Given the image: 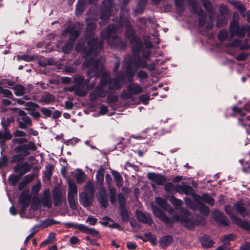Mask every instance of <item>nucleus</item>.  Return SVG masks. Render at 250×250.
I'll return each instance as SVG.
<instances>
[{
  "instance_id": "nucleus-1",
  "label": "nucleus",
  "mask_w": 250,
  "mask_h": 250,
  "mask_svg": "<svg viewBox=\"0 0 250 250\" xmlns=\"http://www.w3.org/2000/svg\"><path fill=\"white\" fill-rule=\"evenodd\" d=\"M86 43L79 42L76 50L82 51L83 58L96 56L103 49V42L98 38H95L94 30H85Z\"/></svg>"
},
{
  "instance_id": "nucleus-2",
  "label": "nucleus",
  "mask_w": 250,
  "mask_h": 250,
  "mask_svg": "<svg viewBox=\"0 0 250 250\" xmlns=\"http://www.w3.org/2000/svg\"><path fill=\"white\" fill-rule=\"evenodd\" d=\"M184 214L188 216L181 217L179 215H173L171 218L173 220L174 223L180 222L185 228L190 230H194L196 226L205 224V218L202 216H198L196 218H189L188 216L191 215V212L187 209L185 210Z\"/></svg>"
},
{
  "instance_id": "nucleus-3",
  "label": "nucleus",
  "mask_w": 250,
  "mask_h": 250,
  "mask_svg": "<svg viewBox=\"0 0 250 250\" xmlns=\"http://www.w3.org/2000/svg\"><path fill=\"white\" fill-rule=\"evenodd\" d=\"M131 47L132 55L140 54L144 59L148 60L151 56V52L150 50H146L144 47V43L141 38L139 36L134 37L129 41Z\"/></svg>"
},
{
  "instance_id": "nucleus-4",
  "label": "nucleus",
  "mask_w": 250,
  "mask_h": 250,
  "mask_svg": "<svg viewBox=\"0 0 250 250\" xmlns=\"http://www.w3.org/2000/svg\"><path fill=\"white\" fill-rule=\"evenodd\" d=\"M109 83L108 75L103 74L102 75L100 81L96 87L95 90L90 93L89 97L92 102L96 100L99 97H105V90L104 88L107 86Z\"/></svg>"
},
{
  "instance_id": "nucleus-5",
  "label": "nucleus",
  "mask_w": 250,
  "mask_h": 250,
  "mask_svg": "<svg viewBox=\"0 0 250 250\" xmlns=\"http://www.w3.org/2000/svg\"><path fill=\"white\" fill-rule=\"evenodd\" d=\"M108 88L105 90V95H107L106 100L108 104H113L118 101V97L112 94L115 93V90H120L122 87V85L119 83L117 78H111L108 75Z\"/></svg>"
},
{
  "instance_id": "nucleus-6",
  "label": "nucleus",
  "mask_w": 250,
  "mask_h": 250,
  "mask_svg": "<svg viewBox=\"0 0 250 250\" xmlns=\"http://www.w3.org/2000/svg\"><path fill=\"white\" fill-rule=\"evenodd\" d=\"M118 10L114 8L113 0H104L100 12V19L105 22L112 16L116 14Z\"/></svg>"
},
{
  "instance_id": "nucleus-7",
  "label": "nucleus",
  "mask_w": 250,
  "mask_h": 250,
  "mask_svg": "<svg viewBox=\"0 0 250 250\" xmlns=\"http://www.w3.org/2000/svg\"><path fill=\"white\" fill-rule=\"evenodd\" d=\"M188 4L192 8V12L198 16V25L203 27L207 21V14L204 12L201 7L198 6V3L195 0H188Z\"/></svg>"
},
{
  "instance_id": "nucleus-8",
  "label": "nucleus",
  "mask_w": 250,
  "mask_h": 250,
  "mask_svg": "<svg viewBox=\"0 0 250 250\" xmlns=\"http://www.w3.org/2000/svg\"><path fill=\"white\" fill-rule=\"evenodd\" d=\"M119 25L120 27L123 26L125 27L124 35L126 39L130 41L131 39H133L134 37H138V36L135 35L134 27L131 24L127 18L121 16L119 20Z\"/></svg>"
},
{
  "instance_id": "nucleus-9",
  "label": "nucleus",
  "mask_w": 250,
  "mask_h": 250,
  "mask_svg": "<svg viewBox=\"0 0 250 250\" xmlns=\"http://www.w3.org/2000/svg\"><path fill=\"white\" fill-rule=\"evenodd\" d=\"M64 225L66 228L77 229L82 232L90 234L94 237H100L99 232L94 229L87 227L82 224H75L72 222H65Z\"/></svg>"
},
{
  "instance_id": "nucleus-10",
  "label": "nucleus",
  "mask_w": 250,
  "mask_h": 250,
  "mask_svg": "<svg viewBox=\"0 0 250 250\" xmlns=\"http://www.w3.org/2000/svg\"><path fill=\"white\" fill-rule=\"evenodd\" d=\"M118 201L122 220L123 222H127L129 220L130 211L126 208L125 198L122 193H118Z\"/></svg>"
},
{
  "instance_id": "nucleus-11",
  "label": "nucleus",
  "mask_w": 250,
  "mask_h": 250,
  "mask_svg": "<svg viewBox=\"0 0 250 250\" xmlns=\"http://www.w3.org/2000/svg\"><path fill=\"white\" fill-rule=\"evenodd\" d=\"M37 147L33 142L30 141L27 144L18 145L13 149L15 153H19L24 156H28L30 154V150L36 151Z\"/></svg>"
},
{
  "instance_id": "nucleus-12",
  "label": "nucleus",
  "mask_w": 250,
  "mask_h": 250,
  "mask_svg": "<svg viewBox=\"0 0 250 250\" xmlns=\"http://www.w3.org/2000/svg\"><path fill=\"white\" fill-rule=\"evenodd\" d=\"M88 57L85 58V60L83 62V65L86 67L92 66L93 68L89 69L87 72V76L92 77L95 76L96 77H99L98 68L99 65V61L98 60H94L93 59H87Z\"/></svg>"
},
{
  "instance_id": "nucleus-13",
  "label": "nucleus",
  "mask_w": 250,
  "mask_h": 250,
  "mask_svg": "<svg viewBox=\"0 0 250 250\" xmlns=\"http://www.w3.org/2000/svg\"><path fill=\"white\" fill-rule=\"evenodd\" d=\"M151 209L153 214L160 219L168 228H171L174 224L172 219L168 217L161 209L155 205H152Z\"/></svg>"
},
{
  "instance_id": "nucleus-14",
  "label": "nucleus",
  "mask_w": 250,
  "mask_h": 250,
  "mask_svg": "<svg viewBox=\"0 0 250 250\" xmlns=\"http://www.w3.org/2000/svg\"><path fill=\"white\" fill-rule=\"evenodd\" d=\"M225 211L226 213L229 215L230 218L234 224H236L242 229L250 231V223L249 222L245 221L237 217L236 214L228 210L226 207L225 208Z\"/></svg>"
},
{
  "instance_id": "nucleus-15",
  "label": "nucleus",
  "mask_w": 250,
  "mask_h": 250,
  "mask_svg": "<svg viewBox=\"0 0 250 250\" xmlns=\"http://www.w3.org/2000/svg\"><path fill=\"white\" fill-rule=\"evenodd\" d=\"M133 58L129 62V65H132L136 70H138L139 68L144 69L147 66V61H150V57L148 60H146L144 58H141L140 54H136L132 55ZM142 58H143L142 57Z\"/></svg>"
},
{
  "instance_id": "nucleus-16",
  "label": "nucleus",
  "mask_w": 250,
  "mask_h": 250,
  "mask_svg": "<svg viewBox=\"0 0 250 250\" xmlns=\"http://www.w3.org/2000/svg\"><path fill=\"white\" fill-rule=\"evenodd\" d=\"M119 28L121 27L119 25V21L117 25L114 24H110L106 28L105 31H103L101 32V36L107 39L108 42H110V40L113 38V36L116 35V32Z\"/></svg>"
},
{
  "instance_id": "nucleus-17",
  "label": "nucleus",
  "mask_w": 250,
  "mask_h": 250,
  "mask_svg": "<svg viewBox=\"0 0 250 250\" xmlns=\"http://www.w3.org/2000/svg\"><path fill=\"white\" fill-rule=\"evenodd\" d=\"M212 217L214 221L218 224L224 226H229V221L223 212L215 210L213 212Z\"/></svg>"
},
{
  "instance_id": "nucleus-18",
  "label": "nucleus",
  "mask_w": 250,
  "mask_h": 250,
  "mask_svg": "<svg viewBox=\"0 0 250 250\" xmlns=\"http://www.w3.org/2000/svg\"><path fill=\"white\" fill-rule=\"evenodd\" d=\"M108 42L109 45L119 50H125L127 45L126 42L118 35H114L113 38L110 40V42Z\"/></svg>"
},
{
  "instance_id": "nucleus-19",
  "label": "nucleus",
  "mask_w": 250,
  "mask_h": 250,
  "mask_svg": "<svg viewBox=\"0 0 250 250\" xmlns=\"http://www.w3.org/2000/svg\"><path fill=\"white\" fill-rule=\"evenodd\" d=\"M147 178L159 186H163L167 181V178L164 175L154 172L148 173Z\"/></svg>"
},
{
  "instance_id": "nucleus-20",
  "label": "nucleus",
  "mask_w": 250,
  "mask_h": 250,
  "mask_svg": "<svg viewBox=\"0 0 250 250\" xmlns=\"http://www.w3.org/2000/svg\"><path fill=\"white\" fill-rule=\"evenodd\" d=\"M94 196H92L87 192H83L79 194V201L81 204L85 208L90 207L93 202Z\"/></svg>"
},
{
  "instance_id": "nucleus-21",
  "label": "nucleus",
  "mask_w": 250,
  "mask_h": 250,
  "mask_svg": "<svg viewBox=\"0 0 250 250\" xmlns=\"http://www.w3.org/2000/svg\"><path fill=\"white\" fill-rule=\"evenodd\" d=\"M31 169V166L28 162H25L21 165L17 164L14 168L16 173H19L21 176H22L29 172Z\"/></svg>"
},
{
  "instance_id": "nucleus-22",
  "label": "nucleus",
  "mask_w": 250,
  "mask_h": 250,
  "mask_svg": "<svg viewBox=\"0 0 250 250\" xmlns=\"http://www.w3.org/2000/svg\"><path fill=\"white\" fill-rule=\"evenodd\" d=\"M32 199L30 190L28 189L22 191L19 197V204L29 206Z\"/></svg>"
},
{
  "instance_id": "nucleus-23",
  "label": "nucleus",
  "mask_w": 250,
  "mask_h": 250,
  "mask_svg": "<svg viewBox=\"0 0 250 250\" xmlns=\"http://www.w3.org/2000/svg\"><path fill=\"white\" fill-rule=\"evenodd\" d=\"M136 217L138 221L140 222L149 225L153 223L152 219L150 218L148 214H146L141 210L136 211Z\"/></svg>"
},
{
  "instance_id": "nucleus-24",
  "label": "nucleus",
  "mask_w": 250,
  "mask_h": 250,
  "mask_svg": "<svg viewBox=\"0 0 250 250\" xmlns=\"http://www.w3.org/2000/svg\"><path fill=\"white\" fill-rule=\"evenodd\" d=\"M201 246L204 249H209L212 247L214 244V241L208 235L204 234L199 239Z\"/></svg>"
},
{
  "instance_id": "nucleus-25",
  "label": "nucleus",
  "mask_w": 250,
  "mask_h": 250,
  "mask_svg": "<svg viewBox=\"0 0 250 250\" xmlns=\"http://www.w3.org/2000/svg\"><path fill=\"white\" fill-rule=\"evenodd\" d=\"M41 203L45 207L50 208L52 206L50 192L49 189H46L43 191V196L41 200Z\"/></svg>"
},
{
  "instance_id": "nucleus-26",
  "label": "nucleus",
  "mask_w": 250,
  "mask_h": 250,
  "mask_svg": "<svg viewBox=\"0 0 250 250\" xmlns=\"http://www.w3.org/2000/svg\"><path fill=\"white\" fill-rule=\"evenodd\" d=\"M98 201L102 207L106 208L107 207L108 199L107 194L105 189L104 187H101V191L99 193Z\"/></svg>"
},
{
  "instance_id": "nucleus-27",
  "label": "nucleus",
  "mask_w": 250,
  "mask_h": 250,
  "mask_svg": "<svg viewBox=\"0 0 250 250\" xmlns=\"http://www.w3.org/2000/svg\"><path fill=\"white\" fill-rule=\"evenodd\" d=\"M64 31L70 35V37L68 40L74 43L80 35L79 30L75 29L74 26L65 28Z\"/></svg>"
},
{
  "instance_id": "nucleus-28",
  "label": "nucleus",
  "mask_w": 250,
  "mask_h": 250,
  "mask_svg": "<svg viewBox=\"0 0 250 250\" xmlns=\"http://www.w3.org/2000/svg\"><path fill=\"white\" fill-rule=\"evenodd\" d=\"M127 91L129 92L132 96L141 93L143 92V89L138 83L130 82L127 86Z\"/></svg>"
},
{
  "instance_id": "nucleus-29",
  "label": "nucleus",
  "mask_w": 250,
  "mask_h": 250,
  "mask_svg": "<svg viewBox=\"0 0 250 250\" xmlns=\"http://www.w3.org/2000/svg\"><path fill=\"white\" fill-rule=\"evenodd\" d=\"M86 0H78L75 9V15L77 17L82 15L85 9Z\"/></svg>"
},
{
  "instance_id": "nucleus-30",
  "label": "nucleus",
  "mask_w": 250,
  "mask_h": 250,
  "mask_svg": "<svg viewBox=\"0 0 250 250\" xmlns=\"http://www.w3.org/2000/svg\"><path fill=\"white\" fill-rule=\"evenodd\" d=\"M60 224V222L59 221H56L53 219L48 218L43 221H42L41 225H36L34 226L32 228V230L41 227L45 228L53 225Z\"/></svg>"
},
{
  "instance_id": "nucleus-31",
  "label": "nucleus",
  "mask_w": 250,
  "mask_h": 250,
  "mask_svg": "<svg viewBox=\"0 0 250 250\" xmlns=\"http://www.w3.org/2000/svg\"><path fill=\"white\" fill-rule=\"evenodd\" d=\"M173 241V237L171 235H167L163 236L160 240V247L165 248L169 246Z\"/></svg>"
},
{
  "instance_id": "nucleus-32",
  "label": "nucleus",
  "mask_w": 250,
  "mask_h": 250,
  "mask_svg": "<svg viewBox=\"0 0 250 250\" xmlns=\"http://www.w3.org/2000/svg\"><path fill=\"white\" fill-rule=\"evenodd\" d=\"M52 197L55 207H58L62 202V193L59 190L53 192Z\"/></svg>"
},
{
  "instance_id": "nucleus-33",
  "label": "nucleus",
  "mask_w": 250,
  "mask_h": 250,
  "mask_svg": "<svg viewBox=\"0 0 250 250\" xmlns=\"http://www.w3.org/2000/svg\"><path fill=\"white\" fill-rule=\"evenodd\" d=\"M132 65H129L128 63V67L125 70V75L128 82H132L133 78L134 77L137 71V70H136L134 67V69H132L130 67Z\"/></svg>"
},
{
  "instance_id": "nucleus-34",
  "label": "nucleus",
  "mask_w": 250,
  "mask_h": 250,
  "mask_svg": "<svg viewBox=\"0 0 250 250\" xmlns=\"http://www.w3.org/2000/svg\"><path fill=\"white\" fill-rule=\"evenodd\" d=\"M235 211L239 213L242 217H245L249 214V211L247 209L240 203H237L234 206Z\"/></svg>"
},
{
  "instance_id": "nucleus-35",
  "label": "nucleus",
  "mask_w": 250,
  "mask_h": 250,
  "mask_svg": "<svg viewBox=\"0 0 250 250\" xmlns=\"http://www.w3.org/2000/svg\"><path fill=\"white\" fill-rule=\"evenodd\" d=\"M55 96L49 92H46L44 96L40 100V102L43 104H49L55 101Z\"/></svg>"
},
{
  "instance_id": "nucleus-36",
  "label": "nucleus",
  "mask_w": 250,
  "mask_h": 250,
  "mask_svg": "<svg viewBox=\"0 0 250 250\" xmlns=\"http://www.w3.org/2000/svg\"><path fill=\"white\" fill-rule=\"evenodd\" d=\"M111 173L117 186L119 188L122 187L123 185V179L122 175L116 170H112Z\"/></svg>"
},
{
  "instance_id": "nucleus-37",
  "label": "nucleus",
  "mask_w": 250,
  "mask_h": 250,
  "mask_svg": "<svg viewBox=\"0 0 250 250\" xmlns=\"http://www.w3.org/2000/svg\"><path fill=\"white\" fill-rule=\"evenodd\" d=\"M15 90V94L17 96H21L25 93V87L21 84H17L13 88Z\"/></svg>"
},
{
  "instance_id": "nucleus-38",
  "label": "nucleus",
  "mask_w": 250,
  "mask_h": 250,
  "mask_svg": "<svg viewBox=\"0 0 250 250\" xmlns=\"http://www.w3.org/2000/svg\"><path fill=\"white\" fill-rule=\"evenodd\" d=\"M147 3V0H139L136 9V12L138 14L143 13Z\"/></svg>"
},
{
  "instance_id": "nucleus-39",
  "label": "nucleus",
  "mask_w": 250,
  "mask_h": 250,
  "mask_svg": "<svg viewBox=\"0 0 250 250\" xmlns=\"http://www.w3.org/2000/svg\"><path fill=\"white\" fill-rule=\"evenodd\" d=\"M228 24L227 19L225 16H218L216 20V26L222 28L226 26Z\"/></svg>"
},
{
  "instance_id": "nucleus-40",
  "label": "nucleus",
  "mask_w": 250,
  "mask_h": 250,
  "mask_svg": "<svg viewBox=\"0 0 250 250\" xmlns=\"http://www.w3.org/2000/svg\"><path fill=\"white\" fill-rule=\"evenodd\" d=\"M96 179L97 183L99 184V186H101L102 187L104 179V169L103 168L97 171L96 175Z\"/></svg>"
},
{
  "instance_id": "nucleus-41",
  "label": "nucleus",
  "mask_w": 250,
  "mask_h": 250,
  "mask_svg": "<svg viewBox=\"0 0 250 250\" xmlns=\"http://www.w3.org/2000/svg\"><path fill=\"white\" fill-rule=\"evenodd\" d=\"M18 115L22 117L21 119L23 121L27 123L29 125V126H31L32 125L31 119L27 115L26 113L24 110L22 109H19Z\"/></svg>"
},
{
  "instance_id": "nucleus-42",
  "label": "nucleus",
  "mask_w": 250,
  "mask_h": 250,
  "mask_svg": "<svg viewBox=\"0 0 250 250\" xmlns=\"http://www.w3.org/2000/svg\"><path fill=\"white\" fill-rule=\"evenodd\" d=\"M75 94L80 97H83L87 94V89L82 85H75Z\"/></svg>"
},
{
  "instance_id": "nucleus-43",
  "label": "nucleus",
  "mask_w": 250,
  "mask_h": 250,
  "mask_svg": "<svg viewBox=\"0 0 250 250\" xmlns=\"http://www.w3.org/2000/svg\"><path fill=\"white\" fill-rule=\"evenodd\" d=\"M74 43V42L68 40L62 47V52L65 54H69L73 48Z\"/></svg>"
},
{
  "instance_id": "nucleus-44",
  "label": "nucleus",
  "mask_w": 250,
  "mask_h": 250,
  "mask_svg": "<svg viewBox=\"0 0 250 250\" xmlns=\"http://www.w3.org/2000/svg\"><path fill=\"white\" fill-rule=\"evenodd\" d=\"M230 3L237 9L241 13L245 12L246 10L245 6L239 0H233Z\"/></svg>"
},
{
  "instance_id": "nucleus-45",
  "label": "nucleus",
  "mask_w": 250,
  "mask_h": 250,
  "mask_svg": "<svg viewBox=\"0 0 250 250\" xmlns=\"http://www.w3.org/2000/svg\"><path fill=\"white\" fill-rule=\"evenodd\" d=\"M202 200L210 206H212L214 204V199L207 193H203L202 195Z\"/></svg>"
},
{
  "instance_id": "nucleus-46",
  "label": "nucleus",
  "mask_w": 250,
  "mask_h": 250,
  "mask_svg": "<svg viewBox=\"0 0 250 250\" xmlns=\"http://www.w3.org/2000/svg\"><path fill=\"white\" fill-rule=\"evenodd\" d=\"M203 5L208 13L213 14L214 8L212 4L209 0H204L203 1Z\"/></svg>"
},
{
  "instance_id": "nucleus-47",
  "label": "nucleus",
  "mask_w": 250,
  "mask_h": 250,
  "mask_svg": "<svg viewBox=\"0 0 250 250\" xmlns=\"http://www.w3.org/2000/svg\"><path fill=\"white\" fill-rule=\"evenodd\" d=\"M239 23L237 21L233 20L230 22L229 29L232 37L234 35V33L239 29Z\"/></svg>"
},
{
  "instance_id": "nucleus-48",
  "label": "nucleus",
  "mask_w": 250,
  "mask_h": 250,
  "mask_svg": "<svg viewBox=\"0 0 250 250\" xmlns=\"http://www.w3.org/2000/svg\"><path fill=\"white\" fill-rule=\"evenodd\" d=\"M25 106L26 107L24 108V110L28 111L29 112H31L32 110H36V108H40V106L39 104L31 101L26 102Z\"/></svg>"
},
{
  "instance_id": "nucleus-49",
  "label": "nucleus",
  "mask_w": 250,
  "mask_h": 250,
  "mask_svg": "<svg viewBox=\"0 0 250 250\" xmlns=\"http://www.w3.org/2000/svg\"><path fill=\"white\" fill-rule=\"evenodd\" d=\"M28 140L25 137H21L20 138H14L12 140L11 147H13L16 144H25V143H28Z\"/></svg>"
},
{
  "instance_id": "nucleus-50",
  "label": "nucleus",
  "mask_w": 250,
  "mask_h": 250,
  "mask_svg": "<svg viewBox=\"0 0 250 250\" xmlns=\"http://www.w3.org/2000/svg\"><path fill=\"white\" fill-rule=\"evenodd\" d=\"M25 157V156H24L23 155L19 153H16L11 157L10 163L11 164H13L15 163L23 161L24 160Z\"/></svg>"
},
{
  "instance_id": "nucleus-51",
  "label": "nucleus",
  "mask_w": 250,
  "mask_h": 250,
  "mask_svg": "<svg viewBox=\"0 0 250 250\" xmlns=\"http://www.w3.org/2000/svg\"><path fill=\"white\" fill-rule=\"evenodd\" d=\"M21 177V176L19 173L18 175L10 174L8 177V181L12 186H14L20 180Z\"/></svg>"
},
{
  "instance_id": "nucleus-52",
  "label": "nucleus",
  "mask_w": 250,
  "mask_h": 250,
  "mask_svg": "<svg viewBox=\"0 0 250 250\" xmlns=\"http://www.w3.org/2000/svg\"><path fill=\"white\" fill-rule=\"evenodd\" d=\"M199 211L202 215L207 216L210 213V210L209 208L204 205L203 203L199 205Z\"/></svg>"
},
{
  "instance_id": "nucleus-53",
  "label": "nucleus",
  "mask_w": 250,
  "mask_h": 250,
  "mask_svg": "<svg viewBox=\"0 0 250 250\" xmlns=\"http://www.w3.org/2000/svg\"><path fill=\"white\" fill-rule=\"evenodd\" d=\"M170 202L175 207H180L183 204V202L181 199L176 198L174 196L171 195L169 199Z\"/></svg>"
},
{
  "instance_id": "nucleus-54",
  "label": "nucleus",
  "mask_w": 250,
  "mask_h": 250,
  "mask_svg": "<svg viewBox=\"0 0 250 250\" xmlns=\"http://www.w3.org/2000/svg\"><path fill=\"white\" fill-rule=\"evenodd\" d=\"M17 58L18 61L23 60L27 62H30L34 60V56H30L27 54H24L21 55H18Z\"/></svg>"
},
{
  "instance_id": "nucleus-55",
  "label": "nucleus",
  "mask_w": 250,
  "mask_h": 250,
  "mask_svg": "<svg viewBox=\"0 0 250 250\" xmlns=\"http://www.w3.org/2000/svg\"><path fill=\"white\" fill-rule=\"evenodd\" d=\"M175 6L177 8V10L180 13H183L185 9L184 7V0H174Z\"/></svg>"
},
{
  "instance_id": "nucleus-56",
  "label": "nucleus",
  "mask_w": 250,
  "mask_h": 250,
  "mask_svg": "<svg viewBox=\"0 0 250 250\" xmlns=\"http://www.w3.org/2000/svg\"><path fill=\"white\" fill-rule=\"evenodd\" d=\"M68 191L70 193H75L76 195L77 194L78 188L76 184L74 182L69 180L68 183Z\"/></svg>"
},
{
  "instance_id": "nucleus-57",
  "label": "nucleus",
  "mask_w": 250,
  "mask_h": 250,
  "mask_svg": "<svg viewBox=\"0 0 250 250\" xmlns=\"http://www.w3.org/2000/svg\"><path fill=\"white\" fill-rule=\"evenodd\" d=\"M175 186L172 182H167L166 183L164 186V189L167 193H172L175 191Z\"/></svg>"
},
{
  "instance_id": "nucleus-58",
  "label": "nucleus",
  "mask_w": 250,
  "mask_h": 250,
  "mask_svg": "<svg viewBox=\"0 0 250 250\" xmlns=\"http://www.w3.org/2000/svg\"><path fill=\"white\" fill-rule=\"evenodd\" d=\"M3 94L4 96L9 98L13 100V99L14 98L12 92L7 89H3L2 86H0V94Z\"/></svg>"
},
{
  "instance_id": "nucleus-59",
  "label": "nucleus",
  "mask_w": 250,
  "mask_h": 250,
  "mask_svg": "<svg viewBox=\"0 0 250 250\" xmlns=\"http://www.w3.org/2000/svg\"><path fill=\"white\" fill-rule=\"evenodd\" d=\"M85 188L86 190V192H87L89 195L94 196L95 189L91 182L87 183Z\"/></svg>"
},
{
  "instance_id": "nucleus-60",
  "label": "nucleus",
  "mask_w": 250,
  "mask_h": 250,
  "mask_svg": "<svg viewBox=\"0 0 250 250\" xmlns=\"http://www.w3.org/2000/svg\"><path fill=\"white\" fill-rule=\"evenodd\" d=\"M144 237L148 238V241H149L153 246L156 245L157 238L155 236L153 237L151 232L145 233L144 234Z\"/></svg>"
},
{
  "instance_id": "nucleus-61",
  "label": "nucleus",
  "mask_w": 250,
  "mask_h": 250,
  "mask_svg": "<svg viewBox=\"0 0 250 250\" xmlns=\"http://www.w3.org/2000/svg\"><path fill=\"white\" fill-rule=\"evenodd\" d=\"M246 33V28L244 26L239 27V29L237 30L234 35L237 36V37L240 38H243L245 37Z\"/></svg>"
},
{
  "instance_id": "nucleus-62",
  "label": "nucleus",
  "mask_w": 250,
  "mask_h": 250,
  "mask_svg": "<svg viewBox=\"0 0 250 250\" xmlns=\"http://www.w3.org/2000/svg\"><path fill=\"white\" fill-rule=\"evenodd\" d=\"M155 202L161 208H166L167 203L165 199L158 197L155 198Z\"/></svg>"
},
{
  "instance_id": "nucleus-63",
  "label": "nucleus",
  "mask_w": 250,
  "mask_h": 250,
  "mask_svg": "<svg viewBox=\"0 0 250 250\" xmlns=\"http://www.w3.org/2000/svg\"><path fill=\"white\" fill-rule=\"evenodd\" d=\"M228 33L226 29H222L218 33V38L221 41H224L227 39Z\"/></svg>"
},
{
  "instance_id": "nucleus-64",
  "label": "nucleus",
  "mask_w": 250,
  "mask_h": 250,
  "mask_svg": "<svg viewBox=\"0 0 250 250\" xmlns=\"http://www.w3.org/2000/svg\"><path fill=\"white\" fill-rule=\"evenodd\" d=\"M137 77L140 81L146 80L148 78V74L144 70H140L137 73Z\"/></svg>"
}]
</instances>
